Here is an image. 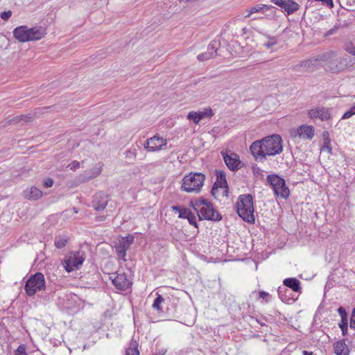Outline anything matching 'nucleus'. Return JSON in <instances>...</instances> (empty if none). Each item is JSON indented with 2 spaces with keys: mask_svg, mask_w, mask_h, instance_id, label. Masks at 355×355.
<instances>
[{
  "mask_svg": "<svg viewBox=\"0 0 355 355\" xmlns=\"http://www.w3.org/2000/svg\"><path fill=\"white\" fill-rule=\"evenodd\" d=\"M338 29V26H334L333 28L330 29L326 34V35H330L335 33Z\"/></svg>",
  "mask_w": 355,
  "mask_h": 355,
  "instance_id": "45",
  "label": "nucleus"
},
{
  "mask_svg": "<svg viewBox=\"0 0 355 355\" xmlns=\"http://www.w3.org/2000/svg\"><path fill=\"white\" fill-rule=\"evenodd\" d=\"M134 241V236L128 235L119 238L114 245L116 252L119 259L125 261L126 252Z\"/></svg>",
  "mask_w": 355,
  "mask_h": 355,
  "instance_id": "9",
  "label": "nucleus"
},
{
  "mask_svg": "<svg viewBox=\"0 0 355 355\" xmlns=\"http://www.w3.org/2000/svg\"><path fill=\"white\" fill-rule=\"evenodd\" d=\"M193 207L197 211L200 220H211L218 221L221 220V215L218 213L213 207L212 204L208 200L200 198L191 202Z\"/></svg>",
  "mask_w": 355,
  "mask_h": 355,
  "instance_id": "4",
  "label": "nucleus"
},
{
  "mask_svg": "<svg viewBox=\"0 0 355 355\" xmlns=\"http://www.w3.org/2000/svg\"><path fill=\"white\" fill-rule=\"evenodd\" d=\"M165 353H166V350H164H164H162V351L161 352L162 355H164V354H165Z\"/></svg>",
  "mask_w": 355,
  "mask_h": 355,
  "instance_id": "52",
  "label": "nucleus"
},
{
  "mask_svg": "<svg viewBox=\"0 0 355 355\" xmlns=\"http://www.w3.org/2000/svg\"><path fill=\"white\" fill-rule=\"evenodd\" d=\"M214 185L222 189H224L225 191H227V183L225 173L222 171L216 172V182Z\"/></svg>",
  "mask_w": 355,
  "mask_h": 355,
  "instance_id": "25",
  "label": "nucleus"
},
{
  "mask_svg": "<svg viewBox=\"0 0 355 355\" xmlns=\"http://www.w3.org/2000/svg\"><path fill=\"white\" fill-rule=\"evenodd\" d=\"M303 355H313V352H309L306 350L303 351Z\"/></svg>",
  "mask_w": 355,
  "mask_h": 355,
  "instance_id": "50",
  "label": "nucleus"
},
{
  "mask_svg": "<svg viewBox=\"0 0 355 355\" xmlns=\"http://www.w3.org/2000/svg\"><path fill=\"white\" fill-rule=\"evenodd\" d=\"M107 202V196L100 192L94 196L92 200V207L96 211H101L105 208Z\"/></svg>",
  "mask_w": 355,
  "mask_h": 355,
  "instance_id": "15",
  "label": "nucleus"
},
{
  "mask_svg": "<svg viewBox=\"0 0 355 355\" xmlns=\"http://www.w3.org/2000/svg\"><path fill=\"white\" fill-rule=\"evenodd\" d=\"M167 144V140L159 135L148 139L144 144V148L148 152L159 151Z\"/></svg>",
  "mask_w": 355,
  "mask_h": 355,
  "instance_id": "10",
  "label": "nucleus"
},
{
  "mask_svg": "<svg viewBox=\"0 0 355 355\" xmlns=\"http://www.w3.org/2000/svg\"><path fill=\"white\" fill-rule=\"evenodd\" d=\"M13 36L20 42H29L28 28L20 26L13 30Z\"/></svg>",
  "mask_w": 355,
  "mask_h": 355,
  "instance_id": "17",
  "label": "nucleus"
},
{
  "mask_svg": "<svg viewBox=\"0 0 355 355\" xmlns=\"http://www.w3.org/2000/svg\"><path fill=\"white\" fill-rule=\"evenodd\" d=\"M29 41L39 40L46 34V29L42 26H36L28 28Z\"/></svg>",
  "mask_w": 355,
  "mask_h": 355,
  "instance_id": "19",
  "label": "nucleus"
},
{
  "mask_svg": "<svg viewBox=\"0 0 355 355\" xmlns=\"http://www.w3.org/2000/svg\"><path fill=\"white\" fill-rule=\"evenodd\" d=\"M85 259V254L83 252H70L64 259L62 265L68 272L78 269Z\"/></svg>",
  "mask_w": 355,
  "mask_h": 355,
  "instance_id": "8",
  "label": "nucleus"
},
{
  "mask_svg": "<svg viewBox=\"0 0 355 355\" xmlns=\"http://www.w3.org/2000/svg\"><path fill=\"white\" fill-rule=\"evenodd\" d=\"M355 114V105L351 107L349 110L345 112L343 116L342 119H347L352 117L353 115Z\"/></svg>",
  "mask_w": 355,
  "mask_h": 355,
  "instance_id": "32",
  "label": "nucleus"
},
{
  "mask_svg": "<svg viewBox=\"0 0 355 355\" xmlns=\"http://www.w3.org/2000/svg\"><path fill=\"white\" fill-rule=\"evenodd\" d=\"M259 296L260 298L264 299L265 297L269 296V294L265 291H260L259 293Z\"/></svg>",
  "mask_w": 355,
  "mask_h": 355,
  "instance_id": "46",
  "label": "nucleus"
},
{
  "mask_svg": "<svg viewBox=\"0 0 355 355\" xmlns=\"http://www.w3.org/2000/svg\"><path fill=\"white\" fill-rule=\"evenodd\" d=\"M350 328L355 329V319L351 316Z\"/></svg>",
  "mask_w": 355,
  "mask_h": 355,
  "instance_id": "47",
  "label": "nucleus"
},
{
  "mask_svg": "<svg viewBox=\"0 0 355 355\" xmlns=\"http://www.w3.org/2000/svg\"><path fill=\"white\" fill-rule=\"evenodd\" d=\"M338 312L340 314L342 320H347V314L343 307H342V306L339 307L338 309Z\"/></svg>",
  "mask_w": 355,
  "mask_h": 355,
  "instance_id": "37",
  "label": "nucleus"
},
{
  "mask_svg": "<svg viewBox=\"0 0 355 355\" xmlns=\"http://www.w3.org/2000/svg\"><path fill=\"white\" fill-rule=\"evenodd\" d=\"M319 58H320V55H318L315 58H311V59H309L307 60H304V61L302 62L300 64L295 65L293 67V69L295 71H301V68L306 69V71H308L309 69H313L317 68L318 62H322V60H320L319 59Z\"/></svg>",
  "mask_w": 355,
  "mask_h": 355,
  "instance_id": "18",
  "label": "nucleus"
},
{
  "mask_svg": "<svg viewBox=\"0 0 355 355\" xmlns=\"http://www.w3.org/2000/svg\"><path fill=\"white\" fill-rule=\"evenodd\" d=\"M220 46L219 42L216 40H213L210 42V44L208 46L207 51L212 53L213 55L216 54L217 49H218Z\"/></svg>",
  "mask_w": 355,
  "mask_h": 355,
  "instance_id": "28",
  "label": "nucleus"
},
{
  "mask_svg": "<svg viewBox=\"0 0 355 355\" xmlns=\"http://www.w3.org/2000/svg\"><path fill=\"white\" fill-rule=\"evenodd\" d=\"M214 55H213L211 52L207 51V52L198 55L197 58L199 61H205L214 58Z\"/></svg>",
  "mask_w": 355,
  "mask_h": 355,
  "instance_id": "29",
  "label": "nucleus"
},
{
  "mask_svg": "<svg viewBox=\"0 0 355 355\" xmlns=\"http://www.w3.org/2000/svg\"><path fill=\"white\" fill-rule=\"evenodd\" d=\"M42 196V192L35 187H31L24 191V197L30 200H36L40 198Z\"/></svg>",
  "mask_w": 355,
  "mask_h": 355,
  "instance_id": "21",
  "label": "nucleus"
},
{
  "mask_svg": "<svg viewBox=\"0 0 355 355\" xmlns=\"http://www.w3.org/2000/svg\"><path fill=\"white\" fill-rule=\"evenodd\" d=\"M344 49L347 53L353 55L355 51V46L352 43H348L345 45Z\"/></svg>",
  "mask_w": 355,
  "mask_h": 355,
  "instance_id": "34",
  "label": "nucleus"
},
{
  "mask_svg": "<svg viewBox=\"0 0 355 355\" xmlns=\"http://www.w3.org/2000/svg\"><path fill=\"white\" fill-rule=\"evenodd\" d=\"M334 351L336 355H348L349 349L344 341H338L334 344Z\"/></svg>",
  "mask_w": 355,
  "mask_h": 355,
  "instance_id": "23",
  "label": "nucleus"
},
{
  "mask_svg": "<svg viewBox=\"0 0 355 355\" xmlns=\"http://www.w3.org/2000/svg\"><path fill=\"white\" fill-rule=\"evenodd\" d=\"M53 180L51 178H48V179L45 180L43 182V185L46 188L51 187L53 186Z\"/></svg>",
  "mask_w": 355,
  "mask_h": 355,
  "instance_id": "42",
  "label": "nucleus"
},
{
  "mask_svg": "<svg viewBox=\"0 0 355 355\" xmlns=\"http://www.w3.org/2000/svg\"><path fill=\"white\" fill-rule=\"evenodd\" d=\"M339 327L342 330V333L343 335H345L347 331V320H342L339 324Z\"/></svg>",
  "mask_w": 355,
  "mask_h": 355,
  "instance_id": "35",
  "label": "nucleus"
},
{
  "mask_svg": "<svg viewBox=\"0 0 355 355\" xmlns=\"http://www.w3.org/2000/svg\"><path fill=\"white\" fill-rule=\"evenodd\" d=\"M282 139L278 135L266 137L254 141L250 150L257 162H263L267 156H275L282 152Z\"/></svg>",
  "mask_w": 355,
  "mask_h": 355,
  "instance_id": "1",
  "label": "nucleus"
},
{
  "mask_svg": "<svg viewBox=\"0 0 355 355\" xmlns=\"http://www.w3.org/2000/svg\"><path fill=\"white\" fill-rule=\"evenodd\" d=\"M172 209H173V211H178V212L179 213V212H180V210H182V207H178V206H173V207H172Z\"/></svg>",
  "mask_w": 355,
  "mask_h": 355,
  "instance_id": "48",
  "label": "nucleus"
},
{
  "mask_svg": "<svg viewBox=\"0 0 355 355\" xmlns=\"http://www.w3.org/2000/svg\"><path fill=\"white\" fill-rule=\"evenodd\" d=\"M331 147L330 144V140L327 138L325 139L324 144L321 148L322 152H327L328 154H331Z\"/></svg>",
  "mask_w": 355,
  "mask_h": 355,
  "instance_id": "31",
  "label": "nucleus"
},
{
  "mask_svg": "<svg viewBox=\"0 0 355 355\" xmlns=\"http://www.w3.org/2000/svg\"><path fill=\"white\" fill-rule=\"evenodd\" d=\"M12 15L10 10L2 12L0 15V17L5 21H7Z\"/></svg>",
  "mask_w": 355,
  "mask_h": 355,
  "instance_id": "39",
  "label": "nucleus"
},
{
  "mask_svg": "<svg viewBox=\"0 0 355 355\" xmlns=\"http://www.w3.org/2000/svg\"><path fill=\"white\" fill-rule=\"evenodd\" d=\"M205 176L201 173H191L184 177L181 189L187 193H198L204 184Z\"/></svg>",
  "mask_w": 355,
  "mask_h": 355,
  "instance_id": "5",
  "label": "nucleus"
},
{
  "mask_svg": "<svg viewBox=\"0 0 355 355\" xmlns=\"http://www.w3.org/2000/svg\"><path fill=\"white\" fill-rule=\"evenodd\" d=\"M267 180L272 187L275 194L277 197L287 198L290 194V190L286 187L285 180L277 175H269Z\"/></svg>",
  "mask_w": 355,
  "mask_h": 355,
  "instance_id": "7",
  "label": "nucleus"
},
{
  "mask_svg": "<svg viewBox=\"0 0 355 355\" xmlns=\"http://www.w3.org/2000/svg\"><path fill=\"white\" fill-rule=\"evenodd\" d=\"M271 1L272 3H274L275 4H276L277 6H279V7H282L285 0H271Z\"/></svg>",
  "mask_w": 355,
  "mask_h": 355,
  "instance_id": "44",
  "label": "nucleus"
},
{
  "mask_svg": "<svg viewBox=\"0 0 355 355\" xmlns=\"http://www.w3.org/2000/svg\"><path fill=\"white\" fill-rule=\"evenodd\" d=\"M163 302H164V298L160 295H159L157 296V297L155 300L153 304V307L154 309H157V311H162V307H161L160 304Z\"/></svg>",
  "mask_w": 355,
  "mask_h": 355,
  "instance_id": "30",
  "label": "nucleus"
},
{
  "mask_svg": "<svg viewBox=\"0 0 355 355\" xmlns=\"http://www.w3.org/2000/svg\"><path fill=\"white\" fill-rule=\"evenodd\" d=\"M259 17H253L252 19H259Z\"/></svg>",
  "mask_w": 355,
  "mask_h": 355,
  "instance_id": "53",
  "label": "nucleus"
},
{
  "mask_svg": "<svg viewBox=\"0 0 355 355\" xmlns=\"http://www.w3.org/2000/svg\"><path fill=\"white\" fill-rule=\"evenodd\" d=\"M270 6L267 5L258 4L250 8L245 11L244 18L251 17L254 14L261 12L264 13L270 9Z\"/></svg>",
  "mask_w": 355,
  "mask_h": 355,
  "instance_id": "20",
  "label": "nucleus"
},
{
  "mask_svg": "<svg viewBox=\"0 0 355 355\" xmlns=\"http://www.w3.org/2000/svg\"><path fill=\"white\" fill-rule=\"evenodd\" d=\"M214 112L211 107H205L202 111L190 112L187 115V119L193 121L194 123L198 124L200 120L204 118H211Z\"/></svg>",
  "mask_w": 355,
  "mask_h": 355,
  "instance_id": "12",
  "label": "nucleus"
},
{
  "mask_svg": "<svg viewBox=\"0 0 355 355\" xmlns=\"http://www.w3.org/2000/svg\"><path fill=\"white\" fill-rule=\"evenodd\" d=\"M277 41L274 37H270L268 42L264 44V46L267 49H270L272 46H273L275 44H276Z\"/></svg>",
  "mask_w": 355,
  "mask_h": 355,
  "instance_id": "40",
  "label": "nucleus"
},
{
  "mask_svg": "<svg viewBox=\"0 0 355 355\" xmlns=\"http://www.w3.org/2000/svg\"><path fill=\"white\" fill-rule=\"evenodd\" d=\"M293 137L311 139L314 136V129L312 126L301 125L293 133Z\"/></svg>",
  "mask_w": 355,
  "mask_h": 355,
  "instance_id": "16",
  "label": "nucleus"
},
{
  "mask_svg": "<svg viewBox=\"0 0 355 355\" xmlns=\"http://www.w3.org/2000/svg\"><path fill=\"white\" fill-rule=\"evenodd\" d=\"M236 209L243 220L249 223H254L253 198L250 194L241 195L236 203Z\"/></svg>",
  "mask_w": 355,
  "mask_h": 355,
  "instance_id": "3",
  "label": "nucleus"
},
{
  "mask_svg": "<svg viewBox=\"0 0 355 355\" xmlns=\"http://www.w3.org/2000/svg\"><path fill=\"white\" fill-rule=\"evenodd\" d=\"M284 284L295 292H299L301 289L300 281L295 278L285 279L284 280Z\"/></svg>",
  "mask_w": 355,
  "mask_h": 355,
  "instance_id": "22",
  "label": "nucleus"
},
{
  "mask_svg": "<svg viewBox=\"0 0 355 355\" xmlns=\"http://www.w3.org/2000/svg\"><path fill=\"white\" fill-rule=\"evenodd\" d=\"M30 119H31V117H29L28 116H21L20 119L17 117L16 119H14L13 120L14 121H21V120H23V121L27 122V121H29Z\"/></svg>",
  "mask_w": 355,
  "mask_h": 355,
  "instance_id": "43",
  "label": "nucleus"
},
{
  "mask_svg": "<svg viewBox=\"0 0 355 355\" xmlns=\"http://www.w3.org/2000/svg\"><path fill=\"white\" fill-rule=\"evenodd\" d=\"M15 355H26V348L24 345H19L15 351Z\"/></svg>",
  "mask_w": 355,
  "mask_h": 355,
  "instance_id": "36",
  "label": "nucleus"
},
{
  "mask_svg": "<svg viewBox=\"0 0 355 355\" xmlns=\"http://www.w3.org/2000/svg\"><path fill=\"white\" fill-rule=\"evenodd\" d=\"M101 173V169L99 168L96 169V171L94 173V175L93 177H96Z\"/></svg>",
  "mask_w": 355,
  "mask_h": 355,
  "instance_id": "49",
  "label": "nucleus"
},
{
  "mask_svg": "<svg viewBox=\"0 0 355 355\" xmlns=\"http://www.w3.org/2000/svg\"><path fill=\"white\" fill-rule=\"evenodd\" d=\"M68 167L71 170L75 171L80 167V162L78 161H73L68 165Z\"/></svg>",
  "mask_w": 355,
  "mask_h": 355,
  "instance_id": "41",
  "label": "nucleus"
},
{
  "mask_svg": "<svg viewBox=\"0 0 355 355\" xmlns=\"http://www.w3.org/2000/svg\"><path fill=\"white\" fill-rule=\"evenodd\" d=\"M187 219L188 220L189 223L191 225H194L196 227H197V222H196V217L194 215V214L190 212V214L187 217Z\"/></svg>",
  "mask_w": 355,
  "mask_h": 355,
  "instance_id": "33",
  "label": "nucleus"
},
{
  "mask_svg": "<svg viewBox=\"0 0 355 355\" xmlns=\"http://www.w3.org/2000/svg\"><path fill=\"white\" fill-rule=\"evenodd\" d=\"M190 211L186 208H182V210H180L179 212V218H187L188 215L190 214Z\"/></svg>",
  "mask_w": 355,
  "mask_h": 355,
  "instance_id": "38",
  "label": "nucleus"
},
{
  "mask_svg": "<svg viewBox=\"0 0 355 355\" xmlns=\"http://www.w3.org/2000/svg\"><path fill=\"white\" fill-rule=\"evenodd\" d=\"M126 355H139L138 343L136 341L131 342L130 347L126 350Z\"/></svg>",
  "mask_w": 355,
  "mask_h": 355,
  "instance_id": "26",
  "label": "nucleus"
},
{
  "mask_svg": "<svg viewBox=\"0 0 355 355\" xmlns=\"http://www.w3.org/2000/svg\"><path fill=\"white\" fill-rule=\"evenodd\" d=\"M113 284L119 290L125 291L132 284L128 276L124 272H116L110 277Z\"/></svg>",
  "mask_w": 355,
  "mask_h": 355,
  "instance_id": "11",
  "label": "nucleus"
},
{
  "mask_svg": "<svg viewBox=\"0 0 355 355\" xmlns=\"http://www.w3.org/2000/svg\"><path fill=\"white\" fill-rule=\"evenodd\" d=\"M282 8H283L288 15L297 10L299 5L294 1L285 0Z\"/></svg>",
  "mask_w": 355,
  "mask_h": 355,
  "instance_id": "24",
  "label": "nucleus"
},
{
  "mask_svg": "<svg viewBox=\"0 0 355 355\" xmlns=\"http://www.w3.org/2000/svg\"><path fill=\"white\" fill-rule=\"evenodd\" d=\"M325 135H328V132H324V136H325Z\"/></svg>",
  "mask_w": 355,
  "mask_h": 355,
  "instance_id": "54",
  "label": "nucleus"
},
{
  "mask_svg": "<svg viewBox=\"0 0 355 355\" xmlns=\"http://www.w3.org/2000/svg\"><path fill=\"white\" fill-rule=\"evenodd\" d=\"M67 239L64 236L56 237L55 239V245L57 248L60 249L66 245L67 243Z\"/></svg>",
  "mask_w": 355,
  "mask_h": 355,
  "instance_id": "27",
  "label": "nucleus"
},
{
  "mask_svg": "<svg viewBox=\"0 0 355 355\" xmlns=\"http://www.w3.org/2000/svg\"><path fill=\"white\" fill-rule=\"evenodd\" d=\"M45 287L44 275L41 272H37L28 279L24 289L28 296H33L37 291H44Z\"/></svg>",
  "mask_w": 355,
  "mask_h": 355,
  "instance_id": "6",
  "label": "nucleus"
},
{
  "mask_svg": "<svg viewBox=\"0 0 355 355\" xmlns=\"http://www.w3.org/2000/svg\"><path fill=\"white\" fill-rule=\"evenodd\" d=\"M309 115L314 120L319 119L322 121L329 119L331 116L329 109L323 107H317L310 110Z\"/></svg>",
  "mask_w": 355,
  "mask_h": 355,
  "instance_id": "13",
  "label": "nucleus"
},
{
  "mask_svg": "<svg viewBox=\"0 0 355 355\" xmlns=\"http://www.w3.org/2000/svg\"><path fill=\"white\" fill-rule=\"evenodd\" d=\"M336 51L326 52L320 55L319 59L323 62L326 69L331 73H339L348 68L350 65V58L345 55L336 58Z\"/></svg>",
  "mask_w": 355,
  "mask_h": 355,
  "instance_id": "2",
  "label": "nucleus"
},
{
  "mask_svg": "<svg viewBox=\"0 0 355 355\" xmlns=\"http://www.w3.org/2000/svg\"><path fill=\"white\" fill-rule=\"evenodd\" d=\"M224 161L227 166L232 171H235L239 168L240 164V160L239 156L234 153H231L230 155L227 153H222Z\"/></svg>",
  "mask_w": 355,
  "mask_h": 355,
  "instance_id": "14",
  "label": "nucleus"
},
{
  "mask_svg": "<svg viewBox=\"0 0 355 355\" xmlns=\"http://www.w3.org/2000/svg\"><path fill=\"white\" fill-rule=\"evenodd\" d=\"M351 316L355 319V308L354 309Z\"/></svg>",
  "mask_w": 355,
  "mask_h": 355,
  "instance_id": "51",
  "label": "nucleus"
}]
</instances>
